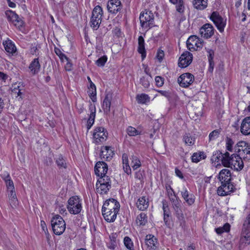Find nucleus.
Returning a JSON list of instances; mask_svg holds the SVG:
<instances>
[{
    "instance_id": "1",
    "label": "nucleus",
    "mask_w": 250,
    "mask_h": 250,
    "mask_svg": "<svg viewBox=\"0 0 250 250\" xmlns=\"http://www.w3.org/2000/svg\"><path fill=\"white\" fill-rule=\"evenodd\" d=\"M219 158H221V162L225 167H230L231 169L239 171L244 167L243 162L240 156L236 154H233L230 156L228 152L222 153L221 152H217L213 155L212 160L216 161Z\"/></svg>"
},
{
    "instance_id": "2",
    "label": "nucleus",
    "mask_w": 250,
    "mask_h": 250,
    "mask_svg": "<svg viewBox=\"0 0 250 250\" xmlns=\"http://www.w3.org/2000/svg\"><path fill=\"white\" fill-rule=\"evenodd\" d=\"M120 207V204L116 200H107L102 207V214L104 219L108 222H114L116 218Z\"/></svg>"
},
{
    "instance_id": "3",
    "label": "nucleus",
    "mask_w": 250,
    "mask_h": 250,
    "mask_svg": "<svg viewBox=\"0 0 250 250\" xmlns=\"http://www.w3.org/2000/svg\"><path fill=\"white\" fill-rule=\"evenodd\" d=\"M54 233L58 235L63 233L65 229V223L63 218L59 215H55L51 221Z\"/></svg>"
},
{
    "instance_id": "4",
    "label": "nucleus",
    "mask_w": 250,
    "mask_h": 250,
    "mask_svg": "<svg viewBox=\"0 0 250 250\" xmlns=\"http://www.w3.org/2000/svg\"><path fill=\"white\" fill-rule=\"evenodd\" d=\"M154 15L150 11L145 10L141 13L140 21L142 28L148 29L153 26Z\"/></svg>"
},
{
    "instance_id": "5",
    "label": "nucleus",
    "mask_w": 250,
    "mask_h": 250,
    "mask_svg": "<svg viewBox=\"0 0 250 250\" xmlns=\"http://www.w3.org/2000/svg\"><path fill=\"white\" fill-rule=\"evenodd\" d=\"M103 15V12L102 7L99 5L95 7L93 10L90 20V26L94 30L99 28L101 23Z\"/></svg>"
},
{
    "instance_id": "6",
    "label": "nucleus",
    "mask_w": 250,
    "mask_h": 250,
    "mask_svg": "<svg viewBox=\"0 0 250 250\" xmlns=\"http://www.w3.org/2000/svg\"><path fill=\"white\" fill-rule=\"evenodd\" d=\"M67 208L70 214H78L82 209L81 201L77 196H72L68 200Z\"/></svg>"
},
{
    "instance_id": "7",
    "label": "nucleus",
    "mask_w": 250,
    "mask_h": 250,
    "mask_svg": "<svg viewBox=\"0 0 250 250\" xmlns=\"http://www.w3.org/2000/svg\"><path fill=\"white\" fill-rule=\"evenodd\" d=\"M7 20L13 24V25L19 30L23 31L24 23L19 16L12 10H7L5 12Z\"/></svg>"
},
{
    "instance_id": "8",
    "label": "nucleus",
    "mask_w": 250,
    "mask_h": 250,
    "mask_svg": "<svg viewBox=\"0 0 250 250\" xmlns=\"http://www.w3.org/2000/svg\"><path fill=\"white\" fill-rule=\"evenodd\" d=\"M235 151L238 153L237 155L244 159H250V146L244 141L238 142L235 146Z\"/></svg>"
},
{
    "instance_id": "9",
    "label": "nucleus",
    "mask_w": 250,
    "mask_h": 250,
    "mask_svg": "<svg viewBox=\"0 0 250 250\" xmlns=\"http://www.w3.org/2000/svg\"><path fill=\"white\" fill-rule=\"evenodd\" d=\"M108 133L103 127L99 126L95 128L93 133V142L100 144L105 142L107 139Z\"/></svg>"
},
{
    "instance_id": "10",
    "label": "nucleus",
    "mask_w": 250,
    "mask_h": 250,
    "mask_svg": "<svg viewBox=\"0 0 250 250\" xmlns=\"http://www.w3.org/2000/svg\"><path fill=\"white\" fill-rule=\"evenodd\" d=\"M210 19L213 22L218 30L222 32L224 31L226 26V20L219 14L217 12H213L210 16Z\"/></svg>"
},
{
    "instance_id": "11",
    "label": "nucleus",
    "mask_w": 250,
    "mask_h": 250,
    "mask_svg": "<svg viewBox=\"0 0 250 250\" xmlns=\"http://www.w3.org/2000/svg\"><path fill=\"white\" fill-rule=\"evenodd\" d=\"M194 80V76L189 73H186L182 74L178 78V83L179 85L183 87H188L191 85Z\"/></svg>"
},
{
    "instance_id": "12",
    "label": "nucleus",
    "mask_w": 250,
    "mask_h": 250,
    "mask_svg": "<svg viewBox=\"0 0 250 250\" xmlns=\"http://www.w3.org/2000/svg\"><path fill=\"white\" fill-rule=\"evenodd\" d=\"M234 187L231 183L229 182H224L218 188L217 192L218 195L224 196L229 194L234 191Z\"/></svg>"
},
{
    "instance_id": "13",
    "label": "nucleus",
    "mask_w": 250,
    "mask_h": 250,
    "mask_svg": "<svg viewBox=\"0 0 250 250\" xmlns=\"http://www.w3.org/2000/svg\"><path fill=\"white\" fill-rule=\"evenodd\" d=\"M192 61V54L188 51L184 52L179 59V66L182 68H185L191 63Z\"/></svg>"
},
{
    "instance_id": "14",
    "label": "nucleus",
    "mask_w": 250,
    "mask_h": 250,
    "mask_svg": "<svg viewBox=\"0 0 250 250\" xmlns=\"http://www.w3.org/2000/svg\"><path fill=\"white\" fill-rule=\"evenodd\" d=\"M107 8L109 12L115 14L122 9V5L120 0H109Z\"/></svg>"
},
{
    "instance_id": "15",
    "label": "nucleus",
    "mask_w": 250,
    "mask_h": 250,
    "mask_svg": "<svg viewBox=\"0 0 250 250\" xmlns=\"http://www.w3.org/2000/svg\"><path fill=\"white\" fill-rule=\"evenodd\" d=\"M201 37L206 39L210 38L214 34L213 26L209 23H206L200 29Z\"/></svg>"
},
{
    "instance_id": "16",
    "label": "nucleus",
    "mask_w": 250,
    "mask_h": 250,
    "mask_svg": "<svg viewBox=\"0 0 250 250\" xmlns=\"http://www.w3.org/2000/svg\"><path fill=\"white\" fill-rule=\"evenodd\" d=\"M114 154L113 150L111 147L108 146H103L101 147L100 157L102 159L105 161H110Z\"/></svg>"
},
{
    "instance_id": "17",
    "label": "nucleus",
    "mask_w": 250,
    "mask_h": 250,
    "mask_svg": "<svg viewBox=\"0 0 250 250\" xmlns=\"http://www.w3.org/2000/svg\"><path fill=\"white\" fill-rule=\"evenodd\" d=\"M108 170L107 165L104 162H98L95 166V172L98 176L106 175Z\"/></svg>"
},
{
    "instance_id": "18",
    "label": "nucleus",
    "mask_w": 250,
    "mask_h": 250,
    "mask_svg": "<svg viewBox=\"0 0 250 250\" xmlns=\"http://www.w3.org/2000/svg\"><path fill=\"white\" fill-rule=\"evenodd\" d=\"M240 131L245 135L250 134V117H246L243 120L241 125Z\"/></svg>"
},
{
    "instance_id": "19",
    "label": "nucleus",
    "mask_w": 250,
    "mask_h": 250,
    "mask_svg": "<svg viewBox=\"0 0 250 250\" xmlns=\"http://www.w3.org/2000/svg\"><path fill=\"white\" fill-rule=\"evenodd\" d=\"M218 179L221 183L230 182L231 180V173L230 170L227 168L221 170L219 173Z\"/></svg>"
},
{
    "instance_id": "20",
    "label": "nucleus",
    "mask_w": 250,
    "mask_h": 250,
    "mask_svg": "<svg viewBox=\"0 0 250 250\" xmlns=\"http://www.w3.org/2000/svg\"><path fill=\"white\" fill-rule=\"evenodd\" d=\"M136 206L140 210H146L149 206L148 198L146 196L140 197L136 202Z\"/></svg>"
},
{
    "instance_id": "21",
    "label": "nucleus",
    "mask_w": 250,
    "mask_h": 250,
    "mask_svg": "<svg viewBox=\"0 0 250 250\" xmlns=\"http://www.w3.org/2000/svg\"><path fill=\"white\" fill-rule=\"evenodd\" d=\"M146 244L147 247L152 250H155L158 244L156 238L151 234L147 235L145 239Z\"/></svg>"
},
{
    "instance_id": "22",
    "label": "nucleus",
    "mask_w": 250,
    "mask_h": 250,
    "mask_svg": "<svg viewBox=\"0 0 250 250\" xmlns=\"http://www.w3.org/2000/svg\"><path fill=\"white\" fill-rule=\"evenodd\" d=\"M111 100L112 96L109 94H106L104 100L102 108L106 114H108L110 112Z\"/></svg>"
},
{
    "instance_id": "23",
    "label": "nucleus",
    "mask_w": 250,
    "mask_h": 250,
    "mask_svg": "<svg viewBox=\"0 0 250 250\" xmlns=\"http://www.w3.org/2000/svg\"><path fill=\"white\" fill-rule=\"evenodd\" d=\"M41 65L38 58L34 59L30 63L29 69L33 75L37 74L40 70Z\"/></svg>"
},
{
    "instance_id": "24",
    "label": "nucleus",
    "mask_w": 250,
    "mask_h": 250,
    "mask_svg": "<svg viewBox=\"0 0 250 250\" xmlns=\"http://www.w3.org/2000/svg\"><path fill=\"white\" fill-rule=\"evenodd\" d=\"M89 110H90V115L87 123V128L89 129L94 123V120L96 113L95 106L91 104L89 106Z\"/></svg>"
},
{
    "instance_id": "25",
    "label": "nucleus",
    "mask_w": 250,
    "mask_h": 250,
    "mask_svg": "<svg viewBox=\"0 0 250 250\" xmlns=\"http://www.w3.org/2000/svg\"><path fill=\"white\" fill-rule=\"evenodd\" d=\"M3 44L6 51L9 54H13L16 52V47L11 40H8L3 42Z\"/></svg>"
},
{
    "instance_id": "26",
    "label": "nucleus",
    "mask_w": 250,
    "mask_h": 250,
    "mask_svg": "<svg viewBox=\"0 0 250 250\" xmlns=\"http://www.w3.org/2000/svg\"><path fill=\"white\" fill-rule=\"evenodd\" d=\"M9 202L12 208H16L19 204L15 191L8 192Z\"/></svg>"
},
{
    "instance_id": "27",
    "label": "nucleus",
    "mask_w": 250,
    "mask_h": 250,
    "mask_svg": "<svg viewBox=\"0 0 250 250\" xmlns=\"http://www.w3.org/2000/svg\"><path fill=\"white\" fill-rule=\"evenodd\" d=\"M138 52L142 54L143 59L146 57V53L145 48V41L143 36H140L138 38Z\"/></svg>"
},
{
    "instance_id": "28",
    "label": "nucleus",
    "mask_w": 250,
    "mask_h": 250,
    "mask_svg": "<svg viewBox=\"0 0 250 250\" xmlns=\"http://www.w3.org/2000/svg\"><path fill=\"white\" fill-rule=\"evenodd\" d=\"M193 4L198 10H204L208 6V0H193Z\"/></svg>"
},
{
    "instance_id": "29",
    "label": "nucleus",
    "mask_w": 250,
    "mask_h": 250,
    "mask_svg": "<svg viewBox=\"0 0 250 250\" xmlns=\"http://www.w3.org/2000/svg\"><path fill=\"white\" fill-rule=\"evenodd\" d=\"M250 244V233H244L242 231L241 237L240 240V247H245Z\"/></svg>"
},
{
    "instance_id": "30",
    "label": "nucleus",
    "mask_w": 250,
    "mask_h": 250,
    "mask_svg": "<svg viewBox=\"0 0 250 250\" xmlns=\"http://www.w3.org/2000/svg\"><path fill=\"white\" fill-rule=\"evenodd\" d=\"M97 192L101 194H105L111 188V185H106L103 184H99L97 183L96 185Z\"/></svg>"
},
{
    "instance_id": "31",
    "label": "nucleus",
    "mask_w": 250,
    "mask_h": 250,
    "mask_svg": "<svg viewBox=\"0 0 250 250\" xmlns=\"http://www.w3.org/2000/svg\"><path fill=\"white\" fill-rule=\"evenodd\" d=\"M123 166L125 172L128 175L131 173V170L128 164V160L127 154H124L122 156Z\"/></svg>"
},
{
    "instance_id": "32",
    "label": "nucleus",
    "mask_w": 250,
    "mask_h": 250,
    "mask_svg": "<svg viewBox=\"0 0 250 250\" xmlns=\"http://www.w3.org/2000/svg\"><path fill=\"white\" fill-rule=\"evenodd\" d=\"M182 195L186 202L189 205H191L194 202V196L192 194L189 195L188 190L185 188L183 191H182Z\"/></svg>"
},
{
    "instance_id": "33",
    "label": "nucleus",
    "mask_w": 250,
    "mask_h": 250,
    "mask_svg": "<svg viewBox=\"0 0 250 250\" xmlns=\"http://www.w3.org/2000/svg\"><path fill=\"white\" fill-rule=\"evenodd\" d=\"M3 179L6 183L8 192H10V191H15L14 183L11 179L9 175L7 174L5 176L3 177Z\"/></svg>"
},
{
    "instance_id": "34",
    "label": "nucleus",
    "mask_w": 250,
    "mask_h": 250,
    "mask_svg": "<svg viewBox=\"0 0 250 250\" xmlns=\"http://www.w3.org/2000/svg\"><path fill=\"white\" fill-rule=\"evenodd\" d=\"M147 221V218L146 215L144 213L142 212L139 215H138L136 218V223L140 226H144L145 225Z\"/></svg>"
},
{
    "instance_id": "35",
    "label": "nucleus",
    "mask_w": 250,
    "mask_h": 250,
    "mask_svg": "<svg viewBox=\"0 0 250 250\" xmlns=\"http://www.w3.org/2000/svg\"><path fill=\"white\" fill-rule=\"evenodd\" d=\"M136 100L138 103L144 104L149 102L150 98L148 95L146 94H141L136 96Z\"/></svg>"
},
{
    "instance_id": "36",
    "label": "nucleus",
    "mask_w": 250,
    "mask_h": 250,
    "mask_svg": "<svg viewBox=\"0 0 250 250\" xmlns=\"http://www.w3.org/2000/svg\"><path fill=\"white\" fill-rule=\"evenodd\" d=\"M244 233H250V214H249L244 221L242 230Z\"/></svg>"
},
{
    "instance_id": "37",
    "label": "nucleus",
    "mask_w": 250,
    "mask_h": 250,
    "mask_svg": "<svg viewBox=\"0 0 250 250\" xmlns=\"http://www.w3.org/2000/svg\"><path fill=\"white\" fill-rule=\"evenodd\" d=\"M206 157L203 152H199L193 153L191 157L192 161L194 163H198L201 160L204 159Z\"/></svg>"
},
{
    "instance_id": "38",
    "label": "nucleus",
    "mask_w": 250,
    "mask_h": 250,
    "mask_svg": "<svg viewBox=\"0 0 250 250\" xmlns=\"http://www.w3.org/2000/svg\"><path fill=\"white\" fill-rule=\"evenodd\" d=\"M131 166L133 170H136L141 166V163L139 158L136 156L131 157Z\"/></svg>"
},
{
    "instance_id": "39",
    "label": "nucleus",
    "mask_w": 250,
    "mask_h": 250,
    "mask_svg": "<svg viewBox=\"0 0 250 250\" xmlns=\"http://www.w3.org/2000/svg\"><path fill=\"white\" fill-rule=\"evenodd\" d=\"M185 143L188 146H192L194 144V138L191 137L189 134H186L183 137Z\"/></svg>"
},
{
    "instance_id": "40",
    "label": "nucleus",
    "mask_w": 250,
    "mask_h": 250,
    "mask_svg": "<svg viewBox=\"0 0 250 250\" xmlns=\"http://www.w3.org/2000/svg\"><path fill=\"white\" fill-rule=\"evenodd\" d=\"M126 132L130 136H136L141 134V131L131 126H129L127 128Z\"/></svg>"
},
{
    "instance_id": "41",
    "label": "nucleus",
    "mask_w": 250,
    "mask_h": 250,
    "mask_svg": "<svg viewBox=\"0 0 250 250\" xmlns=\"http://www.w3.org/2000/svg\"><path fill=\"white\" fill-rule=\"evenodd\" d=\"M230 230V225L226 223L223 227H219L215 229L216 232L218 234H221L224 232H229Z\"/></svg>"
},
{
    "instance_id": "42",
    "label": "nucleus",
    "mask_w": 250,
    "mask_h": 250,
    "mask_svg": "<svg viewBox=\"0 0 250 250\" xmlns=\"http://www.w3.org/2000/svg\"><path fill=\"white\" fill-rule=\"evenodd\" d=\"M98 183L103 184L106 185H111V181L109 177L106 175L101 176L100 179L98 180Z\"/></svg>"
},
{
    "instance_id": "43",
    "label": "nucleus",
    "mask_w": 250,
    "mask_h": 250,
    "mask_svg": "<svg viewBox=\"0 0 250 250\" xmlns=\"http://www.w3.org/2000/svg\"><path fill=\"white\" fill-rule=\"evenodd\" d=\"M125 246L129 250H134L133 243L131 239L128 236H125L124 239Z\"/></svg>"
},
{
    "instance_id": "44",
    "label": "nucleus",
    "mask_w": 250,
    "mask_h": 250,
    "mask_svg": "<svg viewBox=\"0 0 250 250\" xmlns=\"http://www.w3.org/2000/svg\"><path fill=\"white\" fill-rule=\"evenodd\" d=\"M54 51L62 62H63L64 60H65L66 61H68L69 58H67L64 54L62 53L59 48L55 47L54 48Z\"/></svg>"
},
{
    "instance_id": "45",
    "label": "nucleus",
    "mask_w": 250,
    "mask_h": 250,
    "mask_svg": "<svg viewBox=\"0 0 250 250\" xmlns=\"http://www.w3.org/2000/svg\"><path fill=\"white\" fill-rule=\"evenodd\" d=\"M56 163L60 168H65L66 167V163L65 161L62 156H59V157L57 159Z\"/></svg>"
},
{
    "instance_id": "46",
    "label": "nucleus",
    "mask_w": 250,
    "mask_h": 250,
    "mask_svg": "<svg viewBox=\"0 0 250 250\" xmlns=\"http://www.w3.org/2000/svg\"><path fill=\"white\" fill-rule=\"evenodd\" d=\"M110 241L108 247L111 250H114L117 246V242L115 234L110 236Z\"/></svg>"
},
{
    "instance_id": "47",
    "label": "nucleus",
    "mask_w": 250,
    "mask_h": 250,
    "mask_svg": "<svg viewBox=\"0 0 250 250\" xmlns=\"http://www.w3.org/2000/svg\"><path fill=\"white\" fill-rule=\"evenodd\" d=\"M107 57L105 56H104L100 58H99L96 61V64L98 66H103L104 65L105 63L107 61Z\"/></svg>"
},
{
    "instance_id": "48",
    "label": "nucleus",
    "mask_w": 250,
    "mask_h": 250,
    "mask_svg": "<svg viewBox=\"0 0 250 250\" xmlns=\"http://www.w3.org/2000/svg\"><path fill=\"white\" fill-rule=\"evenodd\" d=\"M88 95L90 96L91 100L95 102L96 101V89L88 88Z\"/></svg>"
},
{
    "instance_id": "49",
    "label": "nucleus",
    "mask_w": 250,
    "mask_h": 250,
    "mask_svg": "<svg viewBox=\"0 0 250 250\" xmlns=\"http://www.w3.org/2000/svg\"><path fill=\"white\" fill-rule=\"evenodd\" d=\"M20 85L18 84H14L13 85V88L12 90V93L15 95H17L18 96H21L22 94V92H21V89Z\"/></svg>"
},
{
    "instance_id": "50",
    "label": "nucleus",
    "mask_w": 250,
    "mask_h": 250,
    "mask_svg": "<svg viewBox=\"0 0 250 250\" xmlns=\"http://www.w3.org/2000/svg\"><path fill=\"white\" fill-rule=\"evenodd\" d=\"M140 83L145 88H148L150 85L149 81L146 77H142L141 78Z\"/></svg>"
},
{
    "instance_id": "51",
    "label": "nucleus",
    "mask_w": 250,
    "mask_h": 250,
    "mask_svg": "<svg viewBox=\"0 0 250 250\" xmlns=\"http://www.w3.org/2000/svg\"><path fill=\"white\" fill-rule=\"evenodd\" d=\"M234 144L232 140L229 138H227L226 139V148L228 151H232V146Z\"/></svg>"
},
{
    "instance_id": "52",
    "label": "nucleus",
    "mask_w": 250,
    "mask_h": 250,
    "mask_svg": "<svg viewBox=\"0 0 250 250\" xmlns=\"http://www.w3.org/2000/svg\"><path fill=\"white\" fill-rule=\"evenodd\" d=\"M220 131L218 130H214L212 131L209 135L210 140H213L217 138L219 135Z\"/></svg>"
},
{
    "instance_id": "53",
    "label": "nucleus",
    "mask_w": 250,
    "mask_h": 250,
    "mask_svg": "<svg viewBox=\"0 0 250 250\" xmlns=\"http://www.w3.org/2000/svg\"><path fill=\"white\" fill-rule=\"evenodd\" d=\"M163 208L164 210V220L165 223L167 224L168 221L167 218H168L169 217V214L167 210V206H166L165 205L163 204Z\"/></svg>"
},
{
    "instance_id": "54",
    "label": "nucleus",
    "mask_w": 250,
    "mask_h": 250,
    "mask_svg": "<svg viewBox=\"0 0 250 250\" xmlns=\"http://www.w3.org/2000/svg\"><path fill=\"white\" fill-rule=\"evenodd\" d=\"M198 41H199V39L196 38V36H191L188 39L187 42L196 44H197V42H198Z\"/></svg>"
},
{
    "instance_id": "55",
    "label": "nucleus",
    "mask_w": 250,
    "mask_h": 250,
    "mask_svg": "<svg viewBox=\"0 0 250 250\" xmlns=\"http://www.w3.org/2000/svg\"><path fill=\"white\" fill-rule=\"evenodd\" d=\"M156 84L158 86H162L164 84L163 79L160 76H156L155 78Z\"/></svg>"
},
{
    "instance_id": "56",
    "label": "nucleus",
    "mask_w": 250,
    "mask_h": 250,
    "mask_svg": "<svg viewBox=\"0 0 250 250\" xmlns=\"http://www.w3.org/2000/svg\"><path fill=\"white\" fill-rule=\"evenodd\" d=\"M144 176V172L143 171L139 170L135 173V177L136 179L141 181L143 179Z\"/></svg>"
},
{
    "instance_id": "57",
    "label": "nucleus",
    "mask_w": 250,
    "mask_h": 250,
    "mask_svg": "<svg viewBox=\"0 0 250 250\" xmlns=\"http://www.w3.org/2000/svg\"><path fill=\"white\" fill-rule=\"evenodd\" d=\"M165 56L164 52V51L162 50H159L157 51V58L159 61V62H161L162 60L163 59Z\"/></svg>"
},
{
    "instance_id": "58",
    "label": "nucleus",
    "mask_w": 250,
    "mask_h": 250,
    "mask_svg": "<svg viewBox=\"0 0 250 250\" xmlns=\"http://www.w3.org/2000/svg\"><path fill=\"white\" fill-rule=\"evenodd\" d=\"M184 6L183 5V1H181L179 2L178 5L176 6L177 11L180 13H182L184 12Z\"/></svg>"
},
{
    "instance_id": "59",
    "label": "nucleus",
    "mask_w": 250,
    "mask_h": 250,
    "mask_svg": "<svg viewBox=\"0 0 250 250\" xmlns=\"http://www.w3.org/2000/svg\"><path fill=\"white\" fill-rule=\"evenodd\" d=\"M67 62L65 64L64 68L66 71H70L72 70V64L70 62V60L67 61Z\"/></svg>"
},
{
    "instance_id": "60",
    "label": "nucleus",
    "mask_w": 250,
    "mask_h": 250,
    "mask_svg": "<svg viewBox=\"0 0 250 250\" xmlns=\"http://www.w3.org/2000/svg\"><path fill=\"white\" fill-rule=\"evenodd\" d=\"M208 61H213V56H214V52L213 50L209 49L208 50Z\"/></svg>"
},
{
    "instance_id": "61",
    "label": "nucleus",
    "mask_w": 250,
    "mask_h": 250,
    "mask_svg": "<svg viewBox=\"0 0 250 250\" xmlns=\"http://www.w3.org/2000/svg\"><path fill=\"white\" fill-rule=\"evenodd\" d=\"M59 212L62 214H67L66 210L63 205L59 206Z\"/></svg>"
},
{
    "instance_id": "62",
    "label": "nucleus",
    "mask_w": 250,
    "mask_h": 250,
    "mask_svg": "<svg viewBox=\"0 0 250 250\" xmlns=\"http://www.w3.org/2000/svg\"><path fill=\"white\" fill-rule=\"evenodd\" d=\"M208 62H209V63L208 71L210 72H212L213 68H214V62H213V61H208Z\"/></svg>"
},
{
    "instance_id": "63",
    "label": "nucleus",
    "mask_w": 250,
    "mask_h": 250,
    "mask_svg": "<svg viewBox=\"0 0 250 250\" xmlns=\"http://www.w3.org/2000/svg\"><path fill=\"white\" fill-rule=\"evenodd\" d=\"M175 173L176 175L179 177L181 179H183L184 176L183 175L182 172L178 168H175Z\"/></svg>"
},
{
    "instance_id": "64",
    "label": "nucleus",
    "mask_w": 250,
    "mask_h": 250,
    "mask_svg": "<svg viewBox=\"0 0 250 250\" xmlns=\"http://www.w3.org/2000/svg\"><path fill=\"white\" fill-rule=\"evenodd\" d=\"M187 46L189 50H191L192 49H193V50H195L196 49V48L195 47V44H192L191 43L187 42Z\"/></svg>"
}]
</instances>
